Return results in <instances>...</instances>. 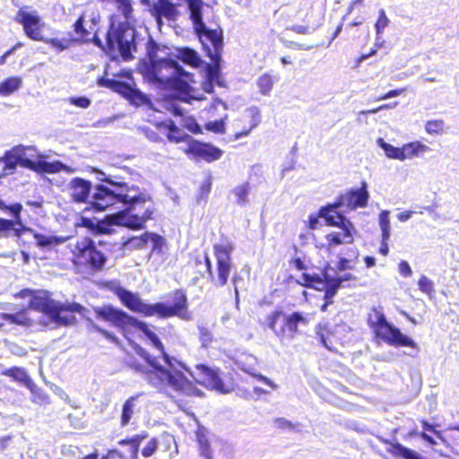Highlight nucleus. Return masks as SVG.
I'll return each mask as SVG.
<instances>
[{"label": "nucleus", "instance_id": "obj_11", "mask_svg": "<svg viewBox=\"0 0 459 459\" xmlns=\"http://www.w3.org/2000/svg\"><path fill=\"white\" fill-rule=\"evenodd\" d=\"M124 22H118L116 24L111 22L107 33V45L112 49H117L124 60H129L133 56V52L136 51V30L129 24L128 19Z\"/></svg>", "mask_w": 459, "mask_h": 459}, {"label": "nucleus", "instance_id": "obj_35", "mask_svg": "<svg viewBox=\"0 0 459 459\" xmlns=\"http://www.w3.org/2000/svg\"><path fill=\"white\" fill-rule=\"evenodd\" d=\"M37 245L40 247H51L65 242V238L57 236H47L40 233H34Z\"/></svg>", "mask_w": 459, "mask_h": 459}, {"label": "nucleus", "instance_id": "obj_7", "mask_svg": "<svg viewBox=\"0 0 459 459\" xmlns=\"http://www.w3.org/2000/svg\"><path fill=\"white\" fill-rule=\"evenodd\" d=\"M368 199V185L363 181L359 188H351L346 193L340 195L333 203L321 207L318 214L325 220L327 225L338 227L342 230H354L355 228L351 221L339 212L338 210L347 207L352 211L357 208L366 207Z\"/></svg>", "mask_w": 459, "mask_h": 459}, {"label": "nucleus", "instance_id": "obj_8", "mask_svg": "<svg viewBox=\"0 0 459 459\" xmlns=\"http://www.w3.org/2000/svg\"><path fill=\"white\" fill-rule=\"evenodd\" d=\"M148 64L146 72L152 80H158L160 76L162 69H171V76L174 77L184 94H186L190 86L188 82L193 81V74L186 72L179 64L169 56V48L161 44L157 43L151 36L145 44Z\"/></svg>", "mask_w": 459, "mask_h": 459}, {"label": "nucleus", "instance_id": "obj_37", "mask_svg": "<svg viewBox=\"0 0 459 459\" xmlns=\"http://www.w3.org/2000/svg\"><path fill=\"white\" fill-rule=\"evenodd\" d=\"M74 30L78 35V39L82 41H91V33L84 27V17L81 15L74 24Z\"/></svg>", "mask_w": 459, "mask_h": 459}, {"label": "nucleus", "instance_id": "obj_24", "mask_svg": "<svg viewBox=\"0 0 459 459\" xmlns=\"http://www.w3.org/2000/svg\"><path fill=\"white\" fill-rule=\"evenodd\" d=\"M175 56L192 67H199L203 64L200 55L195 49L188 47L176 48Z\"/></svg>", "mask_w": 459, "mask_h": 459}, {"label": "nucleus", "instance_id": "obj_61", "mask_svg": "<svg viewBox=\"0 0 459 459\" xmlns=\"http://www.w3.org/2000/svg\"><path fill=\"white\" fill-rule=\"evenodd\" d=\"M399 273L404 276V277H410L412 273V271H411V268L410 266V264H408V262L406 261H401L399 263Z\"/></svg>", "mask_w": 459, "mask_h": 459}, {"label": "nucleus", "instance_id": "obj_54", "mask_svg": "<svg viewBox=\"0 0 459 459\" xmlns=\"http://www.w3.org/2000/svg\"><path fill=\"white\" fill-rule=\"evenodd\" d=\"M325 279H326V281H325V284H326L325 289L326 290H330L337 292L338 290L342 287L340 280H338L337 277H333V276L329 275L328 273H325Z\"/></svg>", "mask_w": 459, "mask_h": 459}, {"label": "nucleus", "instance_id": "obj_51", "mask_svg": "<svg viewBox=\"0 0 459 459\" xmlns=\"http://www.w3.org/2000/svg\"><path fill=\"white\" fill-rule=\"evenodd\" d=\"M130 100L132 103L136 106L143 105L150 102L148 97L139 90L132 91Z\"/></svg>", "mask_w": 459, "mask_h": 459}, {"label": "nucleus", "instance_id": "obj_32", "mask_svg": "<svg viewBox=\"0 0 459 459\" xmlns=\"http://www.w3.org/2000/svg\"><path fill=\"white\" fill-rule=\"evenodd\" d=\"M249 190L250 185L248 182L237 186L231 190V195L235 197V203L238 206L243 207L247 205L248 203Z\"/></svg>", "mask_w": 459, "mask_h": 459}, {"label": "nucleus", "instance_id": "obj_18", "mask_svg": "<svg viewBox=\"0 0 459 459\" xmlns=\"http://www.w3.org/2000/svg\"><path fill=\"white\" fill-rule=\"evenodd\" d=\"M15 21L23 26V30L28 38L32 40H45L40 31V18L36 12H26L20 9Z\"/></svg>", "mask_w": 459, "mask_h": 459}, {"label": "nucleus", "instance_id": "obj_63", "mask_svg": "<svg viewBox=\"0 0 459 459\" xmlns=\"http://www.w3.org/2000/svg\"><path fill=\"white\" fill-rule=\"evenodd\" d=\"M290 30L292 31H295L299 34H310L312 32H314L316 30L315 28H312L310 29L309 27L307 26H303V25H293Z\"/></svg>", "mask_w": 459, "mask_h": 459}, {"label": "nucleus", "instance_id": "obj_1", "mask_svg": "<svg viewBox=\"0 0 459 459\" xmlns=\"http://www.w3.org/2000/svg\"><path fill=\"white\" fill-rule=\"evenodd\" d=\"M97 178L108 183L111 187L97 185L90 202L93 210L103 212L110 208L119 210L107 216V221H98L96 231L100 234H111L113 225L125 226L132 230L144 228L147 220L152 218V210L147 208L143 216L131 214L137 205L150 201V195L135 186L116 181L114 177L97 171Z\"/></svg>", "mask_w": 459, "mask_h": 459}, {"label": "nucleus", "instance_id": "obj_34", "mask_svg": "<svg viewBox=\"0 0 459 459\" xmlns=\"http://www.w3.org/2000/svg\"><path fill=\"white\" fill-rule=\"evenodd\" d=\"M388 451L395 455H400L404 459H424L420 454L403 446L400 443L391 444V448Z\"/></svg>", "mask_w": 459, "mask_h": 459}, {"label": "nucleus", "instance_id": "obj_64", "mask_svg": "<svg viewBox=\"0 0 459 459\" xmlns=\"http://www.w3.org/2000/svg\"><path fill=\"white\" fill-rule=\"evenodd\" d=\"M10 351H11V352L13 355H16V356H19V357H22V356H25L27 354V351H26V350L23 347L19 346V345L14 344V343L11 345Z\"/></svg>", "mask_w": 459, "mask_h": 459}, {"label": "nucleus", "instance_id": "obj_12", "mask_svg": "<svg viewBox=\"0 0 459 459\" xmlns=\"http://www.w3.org/2000/svg\"><path fill=\"white\" fill-rule=\"evenodd\" d=\"M195 33L198 37L204 50L212 62L218 65L221 61L223 37L221 30L209 29L204 22L203 15L197 20L191 19Z\"/></svg>", "mask_w": 459, "mask_h": 459}, {"label": "nucleus", "instance_id": "obj_48", "mask_svg": "<svg viewBox=\"0 0 459 459\" xmlns=\"http://www.w3.org/2000/svg\"><path fill=\"white\" fill-rule=\"evenodd\" d=\"M67 101L81 108H87L91 106V100L86 96H74L67 99Z\"/></svg>", "mask_w": 459, "mask_h": 459}, {"label": "nucleus", "instance_id": "obj_43", "mask_svg": "<svg viewBox=\"0 0 459 459\" xmlns=\"http://www.w3.org/2000/svg\"><path fill=\"white\" fill-rule=\"evenodd\" d=\"M249 111H250L251 117H252L250 129L237 134H236V139H239V138H241L243 136H247L249 134L250 131L252 129L255 128L260 124V122H261L260 112H259V109L256 107L251 108L249 109Z\"/></svg>", "mask_w": 459, "mask_h": 459}, {"label": "nucleus", "instance_id": "obj_47", "mask_svg": "<svg viewBox=\"0 0 459 459\" xmlns=\"http://www.w3.org/2000/svg\"><path fill=\"white\" fill-rule=\"evenodd\" d=\"M389 19L387 18L384 9H381L379 11V16L378 19L375 24L376 31L377 35H380L384 30L388 26L389 24Z\"/></svg>", "mask_w": 459, "mask_h": 459}, {"label": "nucleus", "instance_id": "obj_9", "mask_svg": "<svg viewBox=\"0 0 459 459\" xmlns=\"http://www.w3.org/2000/svg\"><path fill=\"white\" fill-rule=\"evenodd\" d=\"M30 307L42 312L48 316L49 318L56 324L60 325H69L75 322L74 315H66L65 313H78L82 315L86 308L77 302H59L56 301L45 293L34 295L30 300Z\"/></svg>", "mask_w": 459, "mask_h": 459}, {"label": "nucleus", "instance_id": "obj_62", "mask_svg": "<svg viewBox=\"0 0 459 459\" xmlns=\"http://www.w3.org/2000/svg\"><path fill=\"white\" fill-rule=\"evenodd\" d=\"M167 109L169 110L175 117H182L184 115L183 108L174 102H169L167 104Z\"/></svg>", "mask_w": 459, "mask_h": 459}, {"label": "nucleus", "instance_id": "obj_23", "mask_svg": "<svg viewBox=\"0 0 459 459\" xmlns=\"http://www.w3.org/2000/svg\"><path fill=\"white\" fill-rule=\"evenodd\" d=\"M390 212L384 210L379 214V227L381 230V245L379 253L383 255H387L389 253L388 240L391 236V225L389 220Z\"/></svg>", "mask_w": 459, "mask_h": 459}, {"label": "nucleus", "instance_id": "obj_39", "mask_svg": "<svg viewBox=\"0 0 459 459\" xmlns=\"http://www.w3.org/2000/svg\"><path fill=\"white\" fill-rule=\"evenodd\" d=\"M167 136L170 142L174 143H181L186 140L189 142L191 139H193L187 134L182 133L181 130L173 123L169 127V131Z\"/></svg>", "mask_w": 459, "mask_h": 459}, {"label": "nucleus", "instance_id": "obj_52", "mask_svg": "<svg viewBox=\"0 0 459 459\" xmlns=\"http://www.w3.org/2000/svg\"><path fill=\"white\" fill-rule=\"evenodd\" d=\"M44 43L49 44L53 48H57L59 51H63L65 49H67L70 46L69 41L66 39H58L56 38L53 39H47L45 38V40H41Z\"/></svg>", "mask_w": 459, "mask_h": 459}, {"label": "nucleus", "instance_id": "obj_57", "mask_svg": "<svg viewBox=\"0 0 459 459\" xmlns=\"http://www.w3.org/2000/svg\"><path fill=\"white\" fill-rule=\"evenodd\" d=\"M273 424L279 429H288L290 430L294 429V424L285 418H276L273 420Z\"/></svg>", "mask_w": 459, "mask_h": 459}, {"label": "nucleus", "instance_id": "obj_40", "mask_svg": "<svg viewBox=\"0 0 459 459\" xmlns=\"http://www.w3.org/2000/svg\"><path fill=\"white\" fill-rule=\"evenodd\" d=\"M0 209L3 211H8L13 218H16V222L22 224L21 212L22 210V205L21 204L16 203L11 205H6L0 198Z\"/></svg>", "mask_w": 459, "mask_h": 459}, {"label": "nucleus", "instance_id": "obj_59", "mask_svg": "<svg viewBox=\"0 0 459 459\" xmlns=\"http://www.w3.org/2000/svg\"><path fill=\"white\" fill-rule=\"evenodd\" d=\"M325 273L324 274V278H322L320 275L316 274L315 277V280L312 281L311 288L316 290H324L325 289Z\"/></svg>", "mask_w": 459, "mask_h": 459}, {"label": "nucleus", "instance_id": "obj_2", "mask_svg": "<svg viewBox=\"0 0 459 459\" xmlns=\"http://www.w3.org/2000/svg\"><path fill=\"white\" fill-rule=\"evenodd\" d=\"M117 296L123 305L133 312L143 314L145 316H158L160 318L178 316L182 320H191L187 311L188 302L186 293L182 290H177L173 293V304L165 302L147 304L143 301L138 294L126 289H119Z\"/></svg>", "mask_w": 459, "mask_h": 459}, {"label": "nucleus", "instance_id": "obj_20", "mask_svg": "<svg viewBox=\"0 0 459 459\" xmlns=\"http://www.w3.org/2000/svg\"><path fill=\"white\" fill-rule=\"evenodd\" d=\"M69 188L75 203H85L90 197L91 183L82 178H74L70 181Z\"/></svg>", "mask_w": 459, "mask_h": 459}, {"label": "nucleus", "instance_id": "obj_26", "mask_svg": "<svg viewBox=\"0 0 459 459\" xmlns=\"http://www.w3.org/2000/svg\"><path fill=\"white\" fill-rule=\"evenodd\" d=\"M429 150V147L426 144L421 143L420 142H411L406 144H403L401 147L402 151V160L406 159H411L415 156H418L421 152H425Z\"/></svg>", "mask_w": 459, "mask_h": 459}, {"label": "nucleus", "instance_id": "obj_5", "mask_svg": "<svg viewBox=\"0 0 459 459\" xmlns=\"http://www.w3.org/2000/svg\"><path fill=\"white\" fill-rule=\"evenodd\" d=\"M98 318L112 323L117 327L125 328L126 326H133L141 331L145 337L150 341L152 345L160 351L162 359L166 366L175 370H186L189 372L186 365L176 359L169 356L160 340L159 336L152 332L148 325L140 321L137 318L128 315L122 309L116 308L112 306H104L102 307L95 308Z\"/></svg>", "mask_w": 459, "mask_h": 459}, {"label": "nucleus", "instance_id": "obj_36", "mask_svg": "<svg viewBox=\"0 0 459 459\" xmlns=\"http://www.w3.org/2000/svg\"><path fill=\"white\" fill-rule=\"evenodd\" d=\"M377 143L385 152V154L389 159L402 160L401 147H395V146L385 142V140L383 138H378L377 140Z\"/></svg>", "mask_w": 459, "mask_h": 459}, {"label": "nucleus", "instance_id": "obj_44", "mask_svg": "<svg viewBox=\"0 0 459 459\" xmlns=\"http://www.w3.org/2000/svg\"><path fill=\"white\" fill-rule=\"evenodd\" d=\"M199 341L203 348H208L213 341L212 332L203 325H198Z\"/></svg>", "mask_w": 459, "mask_h": 459}, {"label": "nucleus", "instance_id": "obj_38", "mask_svg": "<svg viewBox=\"0 0 459 459\" xmlns=\"http://www.w3.org/2000/svg\"><path fill=\"white\" fill-rule=\"evenodd\" d=\"M2 318L11 324L18 325H27L29 322V318L26 316V313L23 310L18 313H4Z\"/></svg>", "mask_w": 459, "mask_h": 459}, {"label": "nucleus", "instance_id": "obj_27", "mask_svg": "<svg viewBox=\"0 0 459 459\" xmlns=\"http://www.w3.org/2000/svg\"><path fill=\"white\" fill-rule=\"evenodd\" d=\"M356 230H342V232H332L326 235L330 246L350 244L353 242V235Z\"/></svg>", "mask_w": 459, "mask_h": 459}, {"label": "nucleus", "instance_id": "obj_16", "mask_svg": "<svg viewBox=\"0 0 459 459\" xmlns=\"http://www.w3.org/2000/svg\"><path fill=\"white\" fill-rule=\"evenodd\" d=\"M214 253L217 260L218 280L215 285L222 287L228 282L231 269V252L233 247L230 245H214Z\"/></svg>", "mask_w": 459, "mask_h": 459}, {"label": "nucleus", "instance_id": "obj_42", "mask_svg": "<svg viewBox=\"0 0 459 459\" xmlns=\"http://www.w3.org/2000/svg\"><path fill=\"white\" fill-rule=\"evenodd\" d=\"M257 85L263 95H269L273 85L272 76L267 74H263L258 78Z\"/></svg>", "mask_w": 459, "mask_h": 459}, {"label": "nucleus", "instance_id": "obj_15", "mask_svg": "<svg viewBox=\"0 0 459 459\" xmlns=\"http://www.w3.org/2000/svg\"><path fill=\"white\" fill-rule=\"evenodd\" d=\"M186 153L191 155L195 160L212 162L221 158L223 152L212 143H202L195 139L188 142Z\"/></svg>", "mask_w": 459, "mask_h": 459}, {"label": "nucleus", "instance_id": "obj_6", "mask_svg": "<svg viewBox=\"0 0 459 459\" xmlns=\"http://www.w3.org/2000/svg\"><path fill=\"white\" fill-rule=\"evenodd\" d=\"M131 367L143 377L149 385L169 397H174L175 394L193 395L197 392L181 370L162 372L139 362H134Z\"/></svg>", "mask_w": 459, "mask_h": 459}, {"label": "nucleus", "instance_id": "obj_45", "mask_svg": "<svg viewBox=\"0 0 459 459\" xmlns=\"http://www.w3.org/2000/svg\"><path fill=\"white\" fill-rule=\"evenodd\" d=\"M418 285L419 289L429 296L435 292L434 282L425 275L420 278Z\"/></svg>", "mask_w": 459, "mask_h": 459}, {"label": "nucleus", "instance_id": "obj_13", "mask_svg": "<svg viewBox=\"0 0 459 459\" xmlns=\"http://www.w3.org/2000/svg\"><path fill=\"white\" fill-rule=\"evenodd\" d=\"M72 252L77 264L84 266L91 273L101 272L108 261L107 255L97 248L96 243L90 238L77 241Z\"/></svg>", "mask_w": 459, "mask_h": 459}, {"label": "nucleus", "instance_id": "obj_4", "mask_svg": "<svg viewBox=\"0 0 459 459\" xmlns=\"http://www.w3.org/2000/svg\"><path fill=\"white\" fill-rule=\"evenodd\" d=\"M48 157L39 153L34 146L17 145L5 152L0 158L4 163L2 176L13 174L17 166L29 169L38 173L53 174L61 170H68V167L59 160L48 161Z\"/></svg>", "mask_w": 459, "mask_h": 459}, {"label": "nucleus", "instance_id": "obj_21", "mask_svg": "<svg viewBox=\"0 0 459 459\" xmlns=\"http://www.w3.org/2000/svg\"><path fill=\"white\" fill-rule=\"evenodd\" d=\"M152 13L155 20L159 22L160 18L165 17L168 20L176 21L179 12L176 5L169 0H159L152 6Z\"/></svg>", "mask_w": 459, "mask_h": 459}, {"label": "nucleus", "instance_id": "obj_30", "mask_svg": "<svg viewBox=\"0 0 459 459\" xmlns=\"http://www.w3.org/2000/svg\"><path fill=\"white\" fill-rule=\"evenodd\" d=\"M10 230H13L14 235L17 237H21L24 231H32V230L25 227L22 223H17L16 218L13 221L0 218V234Z\"/></svg>", "mask_w": 459, "mask_h": 459}, {"label": "nucleus", "instance_id": "obj_22", "mask_svg": "<svg viewBox=\"0 0 459 459\" xmlns=\"http://www.w3.org/2000/svg\"><path fill=\"white\" fill-rule=\"evenodd\" d=\"M134 247L143 248L148 244L151 245L152 252H160L165 243V238L156 233L145 232L140 238L131 239Z\"/></svg>", "mask_w": 459, "mask_h": 459}, {"label": "nucleus", "instance_id": "obj_28", "mask_svg": "<svg viewBox=\"0 0 459 459\" xmlns=\"http://www.w3.org/2000/svg\"><path fill=\"white\" fill-rule=\"evenodd\" d=\"M141 395H143V393L132 395L124 403L121 413V426L125 427L130 422L136 406V402Z\"/></svg>", "mask_w": 459, "mask_h": 459}, {"label": "nucleus", "instance_id": "obj_29", "mask_svg": "<svg viewBox=\"0 0 459 459\" xmlns=\"http://www.w3.org/2000/svg\"><path fill=\"white\" fill-rule=\"evenodd\" d=\"M148 437V434L146 432H142L133 436L130 438L122 439L119 441V444L122 446L128 445L130 446V456L131 459H138V451L140 444Z\"/></svg>", "mask_w": 459, "mask_h": 459}, {"label": "nucleus", "instance_id": "obj_3", "mask_svg": "<svg viewBox=\"0 0 459 459\" xmlns=\"http://www.w3.org/2000/svg\"><path fill=\"white\" fill-rule=\"evenodd\" d=\"M117 296L123 305L133 312L143 314L145 316H158L160 318L178 316L182 320H191L187 311L188 302L186 293L182 290H177L173 293V304L165 302L147 304L143 301L138 294L126 289H119Z\"/></svg>", "mask_w": 459, "mask_h": 459}, {"label": "nucleus", "instance_id": "obj_14", "mask_svg": "<svg viewBox=\"0 0 459 459\" xmlns=\"http://www.w3.org/2000/svg\"><path fill=\"white\" fill-rule=\"evenodd\" d=\"M311 316L309 314L295 311L290 314L283 312V325L277 332V337L281 341L283 339L292 340L299 333V326H307Z\"/></svg>", "mask_w": 459, "mask_h": 459}, {"label": "nucleus", "instance_id": "obj_53", "mask_svg": "<svg viewBox=\"0 0 459 459\" xmlns=\"http://www.w3.org/2000/svg\"><path fill=\"white\" fill-rule=\"evenodd\" d=\"M205 129L216 134H222L225 132V124L222 119L211 121L206 123Z\"/></svg>", "mask_w": 459, "mask_h": 459}, {"label": "nucleus", "instance_id": "obj_55", "mask_svg": "<svg viewBox=\"0 0 459 459\" xmlns=\"http://www.w3.org/2000/svg\"><path fill=\"white\" fill-rule=\"evenodd\" d=\"M158 441L156 438H152L147 445L143 448L142 455L144 457L152 456L157 450Z\"/></svg>", "mask_w": 459, "mask_h": 459}, {"label": "nucleus", "instance_id": "obj_49", "mask_svg": "<svg viewBox=\"0 0 459 459\" xmlns=\"http://www.w3.org/2000/svg\"><path fill=\"white\" fill-rule=\"evenodd\" d=\"M281 316L283 317V311L281 310H275L267 316V325L276 336L277 332H279V329L276 328V323Z\"/></svg>", "mask_w": 459, "mask_h": 459}, {"label": "nucleus", "instance_id": "obj_17", "mask_svg": "<svg viewBox=\"0 0 459 459\" xmlns=\"http://www.w3.org/2000/svg\"><path fill=\"white\" fill-rule=\"evenodd\" d=\"M195 437L200 455L204 459H213V454L221 446L222 441L204 426H198Z\"/></svg>", "mask_w": 459, "mask_h": 459}, {"label": "nucleus", "instance_id": "obj_25", "mask_svg": "<svg viewBox=\"0 0 459 459\" xmlns=\"http://www.w3.org/2000/svg\"><path fill=\"white\" fill-rule=\"evenodd\" d=\"M2 374L12 377L13 380L22 384L27 388L34 386V382L23 368L13 367L5 369Z\"/></svg>", "mask_w": 459, "mask_h": 459}, {"label": "nucleus", "instance_id": "obj_56", "mask_svg": "<svg viewBox=\"0 0 459 459\" xmlns=\"http://www.w3.org/2000/svg\"><path fill=\"white\" fill-rule=\"evenodd\" d=\"M97 83L100 87H106L116 91L117 90V86L120 85V82L106 77L99 78Z\"/></svg>", "mask_w": 459, "mask_h": 459}, {"label": "nucleus", "instance_id": "obj_58", "mask_svg": "<svg viewBox=\"0 0 459 459\" xmlns=\"http://www.w3.org/2000/svg\"><path fill=\"white\" fill-rule=\"evenodd\" d=\"M210 192H211V183L203 184L200 186V193L196 197V202L198 204H201L202 201H206Z\"/></svg>", "mask_w": 459, "mask_h": 459}, {"label": "nucleus", "instance_id": "obj_50", "mask_svg": "<svg viewBox=\"0 0 459 459\" xmlns=\"http://www.w3.org/2000/svg\"><path fill=\"white\" fill-rule=\"evenodd\" d=\"M359 253L357 249H351V254L349 255L350 258L346 257H341L338 262V269L340 271H345L347 269H351L352 266L351 265V258H357Z\"/></svg>", "mask_w": 459, "mask_h": 459}, {"label": "nucleus", "instance_id": "obj_31", "mask_svg": "<svg viewBox=\"0 0 459 459\" xmlns=\"http://www.w3.org/2000/svg\"><path fill=\"white\" fill-rule=\"evenodd\" d=\"M22 85V79L19 76L5 79L0 83V96H9L18 91Z\"/></svg>", "mask_w": 459, "mask_h": 459}, {"label": "nucleus", "instance_id": "obj_10", "mask_svg": "<svg viewBox=\"0 0 459 459\" xmlns=\"http://www.w3.org/2000/svg\"><path fill=\"white\" fill-rule=\"evenodd\" d=\"M368 325L376 337L395 347H411L418 351L417 343L399 328L389 323L381 307H374L368 316Z\"/></svg>", "mask_w": 459, "mask_h": 459}, {"label": "nucleus", "instance_id": "obj_19", "mask_svg": "<svg viewBox=\"0 0 459 459\" xmlns=\"http://www.w3.org/2000/svg\"><path fill=\"white\" fill-rule=\"evenodd\" d=\"M196 369L198 372L196 377L191 374L196 382L211 390H216L223 394L229 392L219 376L218 369L209 368L205 365H198Z\"/></svg>", "mask_w": 459, "mask_h": 459}, {"label": "nucleus", "instance_id": "obj_60", "mask_svg": "<svg viewBox=\"0 0 459 459\" xmlns=\"http://www.w3.org/2000/svg\"><path fill=\"white\" fill-rule=\"evenodd\" d=\"M185 126L193 134H198L201 132V126L197 124V122L192 118L187 117L185 121Z\"/></svg>", "mask_w": 459, "mask_h": 459}, {"label": "nucleus", "instance_id": "obj_46", "mask_svg": "<svg viewBox=\"0 0 459 459\" xmlns=\"http://www.w3.org/2000/svg\"><path fill=\"white\" fill-rule=\"evenodd\" d=\"M425 129H426L427 133H429L430 134H439L443 133L444 122L442 120L428 121L425 126Z\"/></svg>", "mask_w": 459, "mask_h": 459}, {"label": "nucleus", "instance_id": "obj_33", "mask_svg": "<svg viewBox=\"0 0 459 459\" xmlns=\"http://www.w3.org/2000/svg\"><path fill=\"white\" fill-rule=\"evenodd\" d=\"M136 352L137 354L142 357L145 361L146 363L148 364V366H150L151 368L156 369V370H160L162 372H172V368H169L168 366H163L161 365L159 360H158V358L157 357H154L152 356V354H150L146 350H144L143 348L142 347H139L137 350H136Z\"/></svg>", "mask_w": 459, "mask_h": 459}, {"label": "nucleus", "instance_id": "obj_41", "mask_svg": "<svg viewBox=\"0 0 459 459\" xmlns=\"http://www.w3.org/2000/svg\"><path fill=\"white\" fill-rule=\"evenodd\" d=\"M28 389L31 392L32 401L39 404H48L50 403L49 396L40 388H39L35 384L33 387H28Z\"/></svg>", "mask_w": 459, "mask_h": 459}]
</instances>
